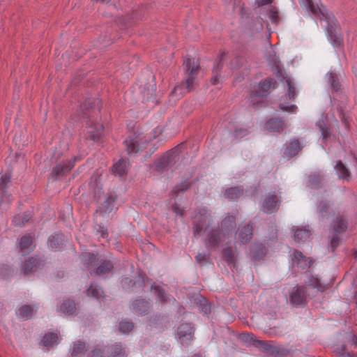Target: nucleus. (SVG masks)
<instances>
[{
  "label": "nucleus",
  "mask_w": 357,
  "mask_h": 357,
  "mask_svg": "<svg viewBox=\"0 0 357 357\" xmlns=\"http://www.w3.org/2000/svg\"><path fill=\"white\" fill-rule=\"evenodd\" d=\"M193 234L199 236L204 234V241L208 249L229 243L233 238L236 224L234 215H227L217 228L211 227L212 218L206 208L199 209L193 217Z\"/></svg>",
  "instance_id": "obj_1"
},
{
  "label": "nucleus",
  "mask_w": 357,
  "mask_h": 357,
  "mask_svg": "<svg viewBox=\"0 0 357 357\" xmlns=\"http://www.w3.org/2000/svg\"><path fill=\"white\" fill-rule=\"evenodd\" d=\"M299 1L303 9L312 17L325 21L324 26L330 43L335 47H340L342 39L340 26L334 15L328 13L323 5L319 6L312 0H299Z\"/></svg>",
  "instance_id": "obj_2"
},
{
  "label": "nucleus",
  "mask_w": 357,
  "mask_h": 357,
  "mask_svg": "<svg viewBox=\"0 0 357 357\" xmlns=\"http://www.w3.org/2000/svg\"><path fill=\"white\" fill-rule=\"evenodd\" d=\"M185 71V81L176 86L172 93V97L178 98L183 94L190 91L196 84L197 75L199 71V65L195 64L194 59L187 57L183 61Z\"/></svg>",
  "instance_id": "obj_3"
},
{
  "label": "nucleus",
  "mask_w": 357,
  "mask_h": 357,
  "mask_svg": "<svg viewBox=\"0 0 357 357\" xmlns=\"http://www.w3.org/2000/svg\"><path fill=\"white\" fill-rule=\"evenodd\" d=\"M321 177L319 173L314 172L309 175L307 187L312 190H317V193H314V199L317 200V211L321 218H328L331 211L330 204L324 197L328 195L326 190L320 189Z\"/></svg>",
  "instance_id": "obj_4"
},
{
  "label": "nucleus",
  "mask_w": 357,
  "mask_h": 357,
  "mask_svg": "<svg viewBox=\"0 0 357 357\" xmlns=\"http://www.w3.org/2000/svg\"><path fill=\"white\" fill-rule=\"evenodd\" d=\"M96 259V255L91 252L84 253L81 255L82 261L90 271L91 275L105 277L112 271L113 264L107 260L102 261L96 268L91 270L92 266L95 265Z\"/></svg>",
  "instance_id": "obj_5"
},
{
  "label": "nucleus",
  "mask_w": 357,
  "mask_h": 357,
  "mask_svg": "<svg viewBox=\"0 0 357 357\" xmlns=\"http://www.w3.org/2000/svg\"><path fill=\"white\" fill-rule=\"evenodd\" d=\"M280 203V198L275 192H268L264 195L260 206L263 212L273 213L278 210Z\"/></svg>",
  "instance_id": "obj_6"
},
{
  "label": "nucleus",
  "mask_w": 357,
  "mask_h": 357,
  "mask_svg": "<svg viewBox=\"0 0 357 357\" xmlns=\"http://www.w3.org/2000/svg\"><path fill=\"white\" fill-rule=\"evenodd\" d=\"M194 332L195 330L191 324L184 323L178 327L176 335L180 342L188 346L193 340Z\"/></svg>",
  "instance_id": "obj_7"
},
{
  "label": "nucleus",
  "mask_w": 357,
  "mask_h": 357,
  "mask_svg": "<svg viewBox=\"0 0 357 357\" xmlns=\"http://www.w3.org/2000/svg\"><path fill=\"white\" fill-rule=\"evenodd\" d=\"M331 227L335 233L333 235L331 239V245L333 248V250H334L340 242L338 234L344 232L346 230L347 222L343 218L338 217L333 220L331 224Z\"/></svg>",
  "instance_id": "obj_8"
},
{
  "label": "nucleus",
  "mask_w": 357,
  "mask_h": 357,
  "mask_svg": "<svg viewBox=\"0 0 357 357\" xmlns=\"http://www.w3.org/2000/svg\"><path fill=\"white\" fill-rule=\"evenodd\" d=\"M140 89L144 101L150 102L153 105L157 103V100L155 99L156 85L153 81L152 82L146 84L144 86L142 83L140 84Z\"/></svg>",
  "instance_id": "obj_9"
},
{
  "label": "nucleus",
  "mask_w": 357,
  "mask_h": 357,
  "mask_svg": "<svg viewBox=\"0 0 357 357\" xmlns=\"http://www.w3.org/2000/svg\"><path fill=\"white\" fill-rule=\"evenodd\" d=\"M86 126V132L89 137L93 141L98 139L103 130L102 125L89 118L87 120Z\"/></svg>",
  "instance_id": "obj_10"
},
{
  "label": "nucleus",
  "mask_w": 357,
  "mask_h": 357,
  "mask_svg": "<svg viewBox=\"0 0 357 357\" xmlns=\"http://www.w3.org/2000/svg\"><path fill=\"white\" fill-rule=\"evenodd\" d=\"M130 307L134 314L144 316L149 312L150 303L143 298H137L132 302Z\"/></svg>",
  "instance_id": "obj_11"
},
{
  "label": "nucleus",
  "mask_w": 357,
  "mask_h": 357,
  "mask_svg": "<svg viewBox=\"0 0 357 357\" xmlns=\"http://www.w3.org/2000/svg\"><path fill=\"white\" fill-rule=\"evenodd\" d=\"M146 139L142 142V137L141 136H137L133 138L132 136H130L128 139L124 140V143L127 147V151L129 154L136 153L140 149L145 147V143L146 142Z\"/></svg>",
  "instance_id": "obj_12"
},
{
  "label": "nucleus",
  "mask_w": 357,
  "mask_h": 357,
  "mask_svg": "<svg viewBox=\"0 0 357 357\" xmlns=\"http://www.w3.org/2000/svg\"><path fill=\"white\" fill-rule=\"evenodd\" d=\"M10 174L9 172L2 174L0 177V207L2 206L3 204L10 202V195L6 190L8 183L10 182Z\"/></svg>",
  "instance_id": "obj_13"
},
{
  "label": "nucleus",
  "mask_w": 357,
  "mask_h": 357,
  "mask_svg": "<svg viewBox=\"0 0 357 357\" xmlns=\"http://www.w3.org/2000/svg\"><path fill=\"white\" fill-rule=\"evenodd\" d=\"M192 302L198 307L200 312L208 316L211 312V305L208 300L200 294H195L192 296Z\"/></svg>",
  "instance_id": "obj_14"
},
{
  "label": "nucleus",
  "mask_w": 357,
  "mask_h": 357,
  "mask_svg": "<svg viewBox=\"0 0 357 357\" xmlns=\"http://www.w3.org/2000/svg\"><path fill=\"white\" fill-rule=\"evenodd\" d=\"M75 158L68 160L63 163L57 165L52 171L51 176L55 178L69 172L75 162Z\"/></svg>",
  "instance_id": "obj_15"
},
{
  "label": "nucleus",
  "mask_w": 357,
  "mask_h": 357,
  "mask_svg": "<svg viewBox=\"0 0 357 357\" xmlns=\"http://www.w3.org/2000/svg\"><path fill=\"white\" fill-rule=\"evenodd\" d=\"M294 264H296L302 270H305L311 266L313 260L303 255V254L298 250H295L292 258Z\"/></svg>",
  "instance_id": "obj_16"
},
{
  "label": "nucleus",
  "mask_w": 357,
  "mask_h": 357,
  "mask_svg": "<svg viewBox=\"0 0 357 357\" xmlns=\"http://www.w3.org/2000/svg\"><path fill=\"white\" fill-rule=\"evenodd\" d=\"M289 302L293 307H303L307 302L305 291H291Z\"/></svg>",
  "instance_id": "obj_17"
},
{
  "label": "nucleus",
  "mask_w": 357,
  "mask_h": 357,
  "mask_svg": "<svg viewBox=\"0 0 357 357\" xmlns=\"http://www.w3.org/2000/svg\"><path fill=\"white\" fill-rule=\"evenodd\" d=\"M238 240L242 243L248 242L252 236V226L250 223L240 225L238 229Z\"/></svg>",
  "instance_id": "obj_18"
},
{
  "label": "nucleus",
  "mask_w": 357,
  "mask_h": 357,
  "mask_svg": "<svg viewBox=\"0 0 357 357\" xmlns=\"http://www.w3.org/2000/svg\"><path fill=\"white\" fill-rule=\"evenodd\" d=\"M41 264V261L36 257H29L22 265V271L24 274L36 271Z\"/></svg>",
  "instance_id": "obj_19"
},
{
  "label": "nucleus",
  "mask_w": 357,
  "mask_h": 357,
  "mask_svg": "<svg viewBox=\"0 0 357 357\" xmlns=\"http://www.w3.org/2000/svg\"><path fill=\"white\" fill-rule=\"evenodd\" d=\"M114 202L115 198L114 197H107L105 201L99 206L98 211L102 216L110 214L114 209Z\"/></svg>",
  "instance_id": "obj_20"
},
{
  "label": "nucleus",
  "mask_w": 357,
  "mask_h": 357,
  "mask_svg": "<svg viewBox=\"0 0 357 357\" xmlns=\"http://www.w3.org/2000/svg\"><path fill=\"white\" fill-rule=\"evenodd\" d=\"M292 231L294 241L297 243L305 241L311 234L310 231L305 227H294Z\"/></svg>",
  "instance_id": "obj_21"
},
{
  "label": "nucleus",
  "mask_w": 357,
  "mask_h": 357,
  "mask_svg": "<svg viewBox=\"0 0 357 357\" xmlns=\"http://www.w3.org/2000/svg\"><path fill=\"white\" fill-rule=\"evenodd\" d=\"M301 148V146L298 139H291L287 144L284 154L288 158H291L297 154Z\"/></svg>",
  "instance_id": "obj_22"
},
{
  "label": "nucleus",
  "mask_w": 357,
  "mask_h": 357,
  "mask_svg": "<svg viewBox=\"0 0 357 357\" xmlns=\"http://www.w3.org/2000/svg\"><path fill=\"white\" fill-rule=\"evenodd\" d=\"M284 128V122L277 118H272L267 121L265 124V129L270 132H280Z\"/></svg>",
  "instance_id": "obj_23"
},
{
  "label": "nucleus",
  "mask_w": 357,
  "mask_h": 357,
  "mask_svg": "<svg viewBox=\"0 0 357 357\" xmlns=\"http://www.w3.org/2000/svg\"><path fill=\"white\" fill-rule=\"evenodd\" d=\"M244 189L242 186L231 187L225 190L224 196L231 201H234L243 195Z\"/></svg>",
  "instance_id": "obj_24"
},
{
  "label": "nucleus",
  "mask_w": 357,
  "mask_h": 357,
  "mask_svg": "<svg viewBox=\"0 0 357 357\" xmlns=\"http://www.w3.org/2000/svg\"><path fill=\"white\" fill-rule=\"evenodd\" d=\"M225 56V54L222 53L220 56H218V59L215 61V65L213 68V76L211 79V82L212 84L215 85L218 84L220 81L219 73L222 67V61Z\"/></svg>",
  "instance_id": "obj_25"
},
{
  "label": "nucleus",
  "mask_w": 357,
  "mask_h": 357,
  "mask_svg": "<svg viewBox=\"0 0 357 357\" xmlns=\"http://www.w3.org/2000/svg\"><path fill=\"white\" fill-rule=\"evenodd\" d=\"M59 310L67 314H74L76 312V304L73 300L67 298L59 307Z\"/></svg>",
  "instance_id": "obj_26"
},
{
  "label": "nucleus",
  "mask_w": 357,
  "mask_h": 357,
  "mask_svg": "<svg viewBox=\"0 0 357 357\" xmlns=\"http://www.w3.org/2000/svg\"><path fill=\"white\" fill-rule=\"evenodd\" d=\"M60 339L56 333H48L45 334L42 340L43 346L49 347L56 345L59 343Z\"/></svg>",
  "instance_id": "obj_27"
},
{
  "label": "nucleus",
  "mask_w": 357,
  "mask_h": 357,
  "mask_svg": "<svg viewBox=\"0 0 357 357\" xmlns=\"http://www.w3.org/2000/svg\"><path fill=\"white\" fill-rule=\"evenodd\" d=\"M305 278L304 281L306 288L319 289L322 287L321 282L317 276H314L310 273H305Z\"/></svg>",
  "instance_id": "obj_28"
},
{
  "label": "nucleus",
  "mask_w": 357,
  "mask_h": 357,
  "mask_svg": "<svg viewBox=\"0 0 357 357\" xmlns=\"http://www.w3.org/2000/svg\"><path fill=\"white\" fill-rule=\"evenodd\" d=\"M269 354L274 357H286L289 354V350L274 342Z\"/></svg>",
  "instance_id": "obj_29"
},
{
  "label": "nucleus",
  "mask_w": 357,
  "mask_h": 357,
  "mask_svg": "<svg viewBox=\"0 0 357 357\" xmlns=\"http://www.w3.org/2000/svg\"><path fill=\"white\" fill-rule=\"evenodd\" d=\"M127 162L123 159H120L112 166V172L120 177L123 176L126 173Z\"/></svg>",
  "instance_id": "obj_30"
},
{
  "label": "nucleus",
  "mask_w": 357,
  "mask_h": 357,
  "mask_svg": "<svg viewBox=\"0 0 357 357\" xmlns=\"http://www.w3.org/2000/svg\"><path fill=\"white\" fill-rule=\"evenodd\" d=\"M109 357H127L126 349L121 343H115L110 347Z\"/></svg>",
  "instance_id": "obj_31"
},
{
  "label": "nucleus",
  "mask_w": 357,
  "mask_h": 357,
  "mask_svg": "<svg viewBox=\"0 0 357 357\" xmlns=\"http://www.w3.org/2000/svg\"><path fill=\"white\" fill-rule=\"evenodd\" d=\"M334 168L339 178L349 180L350 178V172L340 160L337 162Z\"/></svg>",
  "instance_id": "obj_32"
},
{
  "label": "nucleus",
  "mask_w": 357,
  "mask_h": 357,
  "mask_svg": "<svg viewBox=\"0 0 357 357\" xmlns=\"http://www.w3.org/2000/svg\"><path fill=\"white\" fill-rule=\"evenodd\" d=\"M36 312L32 306L29 305H24L20 307L18 310V316L22 319L27 320L32 318L34 312Z\"/></svg>",
  "instance_id": "obj_33"
},
{
  "label": "nucleus",
  "mask_w": 357,
  "mask_h": 357,
  "mask_svg": "<svg viewBox=\"0 0 357 357\" xmlns=\"http://www.w3.org/2000/svg\"><path fill=\"white\" fill-rule=\"evenodd\" d=\"M33 236L31 234L23 236L20 241V248L22 252H26L32 249Z\"/></svg>",
  "instance_id": "obj_34"
},
{
  "label": "nucleus",
  "mask_w": 357,
  "mask_h": 357,
  "mask_svg": "<svg viewBox=\"0 0 357 357\" xmlns=\"http://www.w3.org/2000/svg\"><path fill=\"white\" fill-rule=\"evenodd\" d=\"M86 351V344L84 342L78 340L73 344L71 350V356L77 357L79 355L82 354Z\"/></svg>",
  "instance_id": "obj_35"
},
{
  "label": "nucleus",
  "mask_w": 357,
  "mask_h": 357,
  "mask_svg": "<svg viewBox=\"0 0 357 357\" xmlns=\"http://www.w3.org/2000/svg\"><path fill=\"white\" fill-rule=\"evenodd\" d=\"M326 77L331 89L333 91H337L340 88V84L336 75L333 73L329 72L326 75Z\"/></svg>",
  "instance_id": "obj_36"
},
{
  "label": "nucleus",
  "mask_w": 357,
  "mask_h": 357,
  "mask_svg": "<svg viewBox=\"0 0 357 357\" xmlns=\"http://www.w3.org/2000/svg\"><path fill=\"white\" fill-rule=\"evenodd\" d=\"M31 217V213L26 212L15 215L13 220V222L16 226H21L27 222Z\"/></svg>",
  "instance_id": "obj_37"
},
{
  "label": "nucleus",
  "mask_w": 357,
  "mask_h": 357,
  "mask_svg": "<svg viewBox=\"0 0 357 357\" xmlns=\"http://www.w3.org/2000/svg\"><path fill=\"white\" fill-rule=\"evenodd\" d=\"M274 82L273 79H266L263 81H261L259 84V93L261 94H264L266 96V93L268 90H270L272 86H273Z\"/></svg>",
  "instance_id": "obj_38"
},
{
  "label": "nucleus",
  "mask_w": 357,
  "mask_h": 357,
  "mask_svg": "<svg viewBox=\"0 0 357 357\" xmlns=\"http://www.w3.org/2000/svg\"><path fill=\"white\" fill-rule=\"evenodd\" d=\"M62 241V235L60 234H56L51 236L48 239L49 246L52 249H56L60 246Z\"/></svg>",
  "instance_id": "obj_39"
},
{
  "label": "nucleus",
  "mask_w": 357,
  "mask_h": 357,
  "mask_svg": "<svg viewBox=\"0 0 357 357\" xmlns=\"http://www.w3.org/2000/svg\"><path fill=\"white\" fill-rule=\"evenodd\" d=\"M273 341L257 340L256 347L260 348L264 352L270 354Z\"/></svg>",
  "instance_id": "obj_40"
},
{
  "label": "nucleus",
  "mask_w": 357,
  "mask_h": 357,
  "mask_svg": "<svg viewBox=\"0 0 357 357\" xmlns=\"http://www.w3.org/2000/svg\"><path fill=\"white\" fill-rule=\"evenodd\" d=\"M134 328V324L131 321L123 320L119 323V330L123 333H128Z\"/></svg>",
  "instance_id": "obj_41"
},
{
  "label": "nucleus",
  "mask_w": 357,
  "mask_h": 357,
  "mask_svg": "<svg viewBox=\"0 0 357 357\" xmlns=\"http://www.w3.org/2000/svg\"><path fill=\"white\" fill-rule=\"evenodd\" d=\"M266 16L273 24H277L279 22V16L278 11L275 9H269L266 10Z\"/></svg>",
  "instance_id": "obj_42"
},
{
  "label": "nucleus",
  "mask_w": 357,
  "mask_h": 357,
  "mask_svg": "<svg viewBox=\"0 0 357 357\" xmlns=\"http://www.w3.org/2000/svg\"><path fill=\"white\" fill-rule=\"evenodd\" d=\"M265 98V96L264 94H261L260 93H259L258 91H257L256 93H252L250 96V102L252 104V105H257L261 102H262L264 100Z\"/></svg>",
  "instance_id": "obj_43"
},
{
  "label": "nucleus",
  "mask_w": 357,
  "mask_h": 357,
  "mask_svg": "<svg viewBox=\"0 0 357 357\" xmlns=\"http://www.w3.org/2000/svg\"><path fill=\"white\" fill-rule=\"evenodd\" d=\"M285 83L288 87V98L289 100H294L296 96L295 87L289 79H287Z\"/></svg>",
  "instance_id": "obj_44"
},
{
  "label": "nucleus",
  "mask_w": 357,
  "mask_h": 357,
  "mask_svg": "<svg viewBox=\"0 0 357 357\" xmlns=\"http://www.w3.org/2000/svg\"><path fill=\"white\" fill-rule=\"evenodd\" d=\"M190 187V184L187 181H184L179 185H177L174 187V188L172 190V193L174 195H176L178 196V193L179 192H184L186 190H188Z\"/></svg>",
  "instance_id": "obj_45"
},
{
  "label": "nucleus",
  "mask_w": 357,
  "mask_h": 357,
  "mask_svg": "<svg viewBox=\"0 0 357 357\" xmlns=\"http://www.w3.org/2000/svg\"><path fill=\"white\" fill-rule=\"evenodd\" d=\"M240 339L248 343L253 342L255 346L258 340L252 333H242L240 335Z\"/></svg>",
  "instance_id": "obj_46"
},
{
  "label": "nucleus",
  "mask_w": 357,
  "mask_h": 357,
  "mask_svg": "<svg viewBox=\"0 0 357 357\" xmlns=\"http://www.w3.org/2000/svg\"><path fill=\"white\" fill-rule=\"evenodd\" d=\"M280 108L284 112L295 113L297 111V107L295 105H288L284 102L280 103Z\"/></svg>",
  "instance_id": "obj_47"
},
{
  "label": "nucleus",
  "mask_w": 357,
  "mask_h": 357,
  "mask_svg": "<svg viewBox=\"0 0 357 357\" xmlns=\"http://www.w3.org/2000/svg\"><path fill=\"white\" fill-rule=\"evenodd\" d=\"M267 60L270 63H271L273 66H275L277 69H279L280 68V60L279 58L275 55V54L273 52V54L272 55V53H270L266 56Z\"/></svg>",
  "instance_id": "obj_48"
},
{
  "label": "nucleus",
  "mask_w": 357,
  "mask_h": 357,
  "mask_svg": "<svg viewBox=\"0 0 357 357\" xmlns=\"http://www.w3.org/2000/svg\"><path fill=\"white\" fill-rule=\"evenodd\" d=\"M223 256L227 259L228 264H231L234 261V254L231 248H227L223 250Z\"/></svg>",
  "instance_id": "obj_49"
},
{
  "label": "nucleus",
  "mask_w": 357,
  "mask_h": 357,
  "mask_svg": "<svg viewBox=\"0 0 357 357\" xmlns=\"http://www.w3.org/2000/svg\"><path fill=\"white\" fill-rule=\"evenodd\" d=\"M99 103V100L98 99L93 98H87L84 104L81 106L82 109H87L89 107L92 108L96 105V104Z\"/></svg>",
  "instance_id": "obj_50"
},
{
  "label": "nucleus",
  "mask_w": 357,
  "mask_h": 357,
  "mask_svg": "<svg viewBox=\"0 0 357 357\" xmlns=\"http://www.w3.org/2000/svg\"><path fill=\"white\" fill-rule=\"evenodd\" d=\"M11 273L12 270L8 265H3L0 266V276L3 278H8Z\"/></svg>",
  "instance_id": "obj_51"
},
{
  "label": "nucleus",
  "mask_w": 357,
  "mask_h": 357,
  "mask_svg": "<svg viewBox=\"0 0 357 357\" xmlns=\"http://www.w3.org/2000/svg\"><path fill=\"white\" fill-rule=\"evenodd\" d=\"M248 134V130L247 129L240 128H236L234 130V136L236 138L243 137L244 136H246Z\"/></svg>",
  "instance_id": "obj_52"
},
{
  "label": "nucleus",
  "mask_w": 357,
  "mask_h": 357,
  "mask_svg": "<svg viewBox=\"0 0 357 357\" xmlns=\"http://www.w3.org/2000/svg\"><path fill=\"white\" fill-rule=\"evenodd\" d=\"M256 246H257V245H253L252 247L251 252H252V257H253L258 258L261 255H263L264 254V248L262 246V245H259V251L257 252L255 250V247Z\"/></svg>",
  "instance_id": "obj_53"
},
{
  "label": "nucleus",
  "mask_w": 357,
  "mask_h": 357,
  "mask_svg": "<svg viewBox=\"0 0 357 357\" xmlns=\"http://www.w3.org/2000/svg\"><path fill=\"white\" fill-rule=\"evenodd\" d=\"M209 257V254L208 252H202L198 253L195 259L198 263H204L206 262Z\"/></svg>",
  "instance_id": "obj_54"
},
{
  "label": "nucleus",
  "mask_w": 357,
  "mask_h": 357,
  "mask_svg": "<svg viewBox=\"0 0 357 357\" xmlns=\"http://www.w3.org/2000/svg\"><path fill=\"white\" fill-rule=\"evenodd\" d=\"M156 298L157 299L162 303H165L169 300V297L167 296V291H156Z\"/></svg>",
  "instance_id": "obj_55"
},
{
  "label": "nucleus",
  "mask_w": 357,
  "mask_h": 357,
  "mask_svg": "<svg viewBox=\"0 0 357 357\" xmlns=\"http://www.w3.org/2000/svg\"><path fill=\"white\" fill-rule=\"evenodd\" d=\"M86 296L90 298H94L96 299H100L102 296V294L104 293V291H86Z\"/></svg>",
  "instance_id": "obj_56"
},
{
  "label": "nucleus",
  "mask_w": 357,
  "mask_h": 357,
  "mask_svg": "<svg viewBox=\"0 0 357 357\" xmlns=\"http://www.w3.org/2000/svg\"><path fill=\"white\" fill-rule=\"evenodd\" d=\"M263 29V24L261 20H257L254 22L252 31L255 32L260 31Z\"/></svg>",
  "instance_id": "obj_57"
},
{
  "label": "nucleus",
  "mask_w": 357,
  "mask_h": 357,
  "mask_svg": "<svg viewBox=\"0 0 357 357\" xmlns=\"http://www.w3.org/2000/svg\"><path fill=\"white\" fill-rule=\"evenodd\" d=\"M103 351L100 349L95 348L92 350L90 357H102Z\"/></svg>",
  "instance_id": "obj_58"
},
{
  "label": "nucleus",
  "mask_w": 357,
  "mask_h": 357,
  "mask_svg": "<svg viewBox=\"0 0 357 357\" xmlns=\"http://www.w3.org/2000/svg\"><path fill=\"white\" fill-rule=\"evenodd\" d=\"M339 357H357L353 352H349L346 350L344 352H338Z\"/></svg>",
  "instance_id": "obj_59"
},
{
  "label": "nucleus",
  "mask_w": 357,
  "mask_h": 357,
  "mask_svg": "<svg viewBox=\"0 0 357 357\" xmlns=\"http://www.w3.org/2000/svg\"><path fill=\"white\" fill-rule=\"evenodd\" d=\"M172 211L178 215H182L183 209L181 208L177 204L172 205Z\"/></svg>",
  "instance_id": "obj_60"
},
{
  "label": "nucleus",
  "mask_w": 357,
  "mask_h": 357,
  "mask_svg": "<svg viewBox=\"0 0 357 357\" xmlns=\"http://www.w3.org/2000/svg\"><path fill=\"white\" fill-rule=\"evenodd\" d=\"M142 284H143V281L140 278H138L137 280H136L133 282L132 287L141 288V287H142Z\"/></svg>",
  "instance_id": "obj_61"
},
{
  "label": "nucleus",
  "mask_w": 357,
  "mask_h": 357,
  "mask_svg": "<svg viewBox=\"0 0 357 357\" xmlns=\"http://www.w3.org/2000/svg\"><path fill=\"white\" fill-rule=\"evenodd\" d=\"M273 0H255V3L259 6H264L271 3Z\"/></svg>",
  "instance_id": "obj_62"
},
{
  "label": "nucleus",
  "mask_w": 357,
  "mask_h": 357,
  "mask_svg": "<svg viewBox=\"0 0 357 357\" xmlns=\"http://www.w3.org/2000/svg\"><path fill=\"white\" fill-rule=\"evenodd\" d=\"M346 350V346L345 345H342L341 347H337L336 348L334 349L333 350V352L337 355L338 356V352H344V351Z\"/></svg>",
  "instance_id": "obj_63"
},
{
  "label": "nucleus",
  "mask_w": 357,
  "mask_h": 357,
  "mask_svg": "<svg viewBox=\"0 0 357 357\" xmlns=\"http://www.w3.org/2000/svg\"><path fill=\"white\" fill-rule=\"evenodd\" d=\"M350 342L355 347H357V335L356 334L351 335Z\"/></svg>",
  "instance_id": "obj_64"
}]
</instances>
